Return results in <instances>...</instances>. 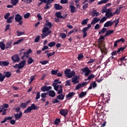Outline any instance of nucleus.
<instances>
[{
  "mask_svg": "<svg viewBox=\"0 0 127 127\" xmlns=\"http://www.w3.org/2000/svg\"><path fill=\"white\" fill-rule=\"evenodd\" d=\"M81 71L82 72L81 74L84 73V76L85 77L88 76V78L85 79V81H87L88 80H90L91 79H94L95 77V76L94 74H90L91 73V70L89 69L88 66H85L84 68H81Z\"/></svg>",
  "mask_w": 127,
  "mask_h": 127,
  "instance_id": "f257e3e1",
  "label": "nucleus"
},
{
  "mask_svg": "<svg viewBox=\"0 0 127 127\" xmlns=\"http://www.w3.org/2000/svg\"><path fill=\"white\" fill-rule=\"evenodd\" d=\"M39 108V107L38 106H37L35 104L33 103L31 104V106H29L27 107V109L24 110V113L26 114L31 113L32 110H38Z\"/></svg>",
  "mask_w": 127,
  "mask_h": 127,
  "instance_id": "f03ea898",
  "label": "nucleus"
},
{
  "mask_svg": "<svg viewBox=\"0 0 127 127\" xmlns=\"http://www.w3.org/2000/svg\"><path fill=\"white\" fill-rule=\"evenodd\" d=\"M26 64V61L25 60H23L21 61L19 64H16L14 65H13V67L15 69H16L17 68H23L24 67Z\"/></svg>",
  "mask_w": 127,
  "mask_h": 127,
  "instance_id": "7ed1b4c3",
  "label": "nucleus"
},
{
  "mask_svg": "<svg viewBox=\"0 0 127 127\" xmlns=\"http://www.w3.org/2000/svg\"><path fill=\"white\" fill-rule=\"evenodd\" d=\"M11 76V73L10 72H6L5 75H2L1 73L0 72V82H2L4 80L5 77L9 78Z\"/></svg>",
  "mask_w": 127,
  "mask_h": 127,
  "instance_id": "20e7f679",
  "label": "nucleus"
},
{
  "mask_svg": "<svg viewBox=\"0 0 127 127\" xmlns=\"http://www.w3.org/2000/svg\"><path fill=\"white\" fill-rule=\"evenodd\" d=\"M15 21L16 22L19 23L18 25H22V16H21L19 14H16L15 16Z\"/></svg>",
  "mask_w": 127,
  "mask_h": 127,
  "instance_id": "39448f33",
  "label": "nucleus"
},
{
  "mask_svg": "<svg viewBox=\"0 0 127 127\" xmlns=\"http://www.w3.org/2000/svg\"><path fill=\"white\" fill-rule=\"evenodd\" d=\"M91 27V25L90 24H89L87 26V27H84L82 30V32L83 33V38H85L87 35V31L89 29H90Z\"/></svg>",
  "mask_w": 127,
  "mask_h": 127,
  "instance_id": "423d86ee",
  "label": "nucleus"
},
{
  "mask_svg": "<svg viewBox=\"0 0 127 127\" xmlns=\"http://www.w3.org/2000/svg\"><path fill=\"white\" fill-rule=\"evenodd\" d=\"M11 61H13V63H16L20 62V59L18 54H15L12 56L11 58Z\"/></svg>",
  "mask_w": 127,
  "mask_h": 127,
  "instance_id": "0eeeda50",
  "label": "nucleus"
},
{
  "mask_svg": "<svg viewBox=\"0 0 127 127\" xmlns=\"http://www.w3.org/2000/svg\"><path fill=\"white\" fill-rule=\"evenodd\" d=\"M42 2H44L45 3H46V6L44 7V9H48L49 7H50V5L51 3V1H50V0H38Z\"/></svg>",
  "mask_w": 127,
  "mask_h": 127,
  "instance_id": "6e6552de",
  "label": "nucleus"
},
{
  "mask_svg": "<svg viewBox=\"0 0 127 127\" xmlns=\"http://www.w3.org/2000/svg\"><path fill=\"white\" fill-rule=\"evenodd\" d=\"M68 110L67 109H61L59 112V114L65 117L66 115H68Z\"/></svg>",
  "mask_w": 127,
  "mask_h": 127,
  "instance_id": "1a4fd4ad",
  "label": "nucleus"
},
{
  "mask_svg": "<svg viewBox=\"0 0 127 127\" xmlns=\"http://www.w3.org/2000/svg\"><path fill=\"white\" fill-rule=\"evenodd\" d=\"M111 11H112V9H107V11L105 14V16H106L107 18L113 17L114 16V15H115V13H112Z\"/></svg>",
  "mask_w": 127,
  "mask_h": 127,
  "instance_id": "9d476101",
  "label": "nucleus"
},
{
  "mask_svg": "<svg viewBox=\"0 0 127 127\" xmlns=\"http://www.w3.org/2000/svg\"><path fill=\"white\" fill-rule=\"evenodd\" d=\"M51 89H52L51 86H47L46 85H44V86H42L41 88V90L44 92H45L46 91H48Z\"/></svg>",
  "mask_w": 127,
  "mask_h": 127,
  "instance_id": "9b49d317",
  "label": "nucleus"
},
{
  "mask_svg": "<svg viewBox=\"0 0 127 127\" xmlns=\"http://www.w3.org/2000/svg\"><path fill=\"white\" fill-rule=\"evenodd\" d=\"M48 95V92H45V93H41V100L43 102H46V98Z\"/></svg>",
  "mask_w": 127,
  "mask_h": 127,
  "instance_id": "f8f14e48",
  "label": "nucleus"
},
{
  "mask_svg": "<svg viewBox=\"0 0 127 127\" xmlns=\"http://www.w3.org/2000/svg\"><path fill=\"white\" fill-rule=\"evenodd\" d=\"M79 76L74 75L73 77L72 78L71 82L74 84L78 83L79 81H78V79H79Z\"/></svg>",
  "mask_w": 127,
  "mask_h": 127,
  "instance_id": "ddd939ff",
  "label": "nucleus"
},
{
  "mask_svg": "<svg viewBox=\"0 0 127 127\" xmlns=\"http://www.w3.org/2000/svg\"><path fill=\"white\" fill-rule=\"evenodd\" d=\"M87 82H83L82 83H78V85L75 87V90H79L80 88H82V86L87 85Z\"/></svg>",
  "mask_w": 127,
  "mask_h": 127,
  "instance_id": "4468645a",
  "label": "nucleus"
},
{
  "mask_svg": "<svg viewBox=\"0 0 127 127\" xmlns=\"http://www.w3.org/2000/svg\"><path fill=\"white\" fill-rule=\"evenodd\" d=\"M14 118H15V120H18L21 117H22V112L20 111L19 114L17 113L15 114H14Z\"/></svg>",
  "mask_w": 127,
  "mask_h": 127,
  "instance_id": "2eb2a0df",
  "label": "nucleus"
},
{
  "mask_svg": "<svg viewBox=\"0 0 127 127\" xmlns=\"http://www.w3.org/2000/svg\"><path fill=\"white\" fill-rule=\"evenodd\" d=\"M9 64L8 61H0V66H7Z\"/></svg>",
  "mask_w": 127,
  "mask_h": 127,
  "instance_id": "dca6fc26",
  "label": "nucleus"
},
{
  "mask_svg": "<svg viewBox=\"0 0 127 127\" xmlns=\"http://www.w3.org/2000/svg\"><path fill=\"white\" fill-rule=\"evenodd\" d=\"M114 21L109 20L105 23L104 26V27H109V26H111L113 24H114Z\"/></svg>",
  "mask_w": 127,
  "mask_h": 127,
  "instance_id": "f3484780",
  "label": "nucleus"
},
{
  "mask_svg": "<svg viewBox=\"0 0 127 127\" xmlns=\"http://www.w3.org/2000/svg\"><path fill=\"white\" fill-rule=\"evenodd\" d=\"M97 87V83L96 82V81H93L91 84L90 85V86H89V87L88 88L87 90H91L93 88H95Z\"/></svg>",
  "mask_w": 127,
  "mask_h": 127,
  "instance_id": "a211bd4d",
  "label": "nucleus"
},
{
  "mask_svg": "<svg viewBox=\"0 0 127 127\" xmlns=\"http://www.w3.org/2000/svg\"><path fill=\"white\" fill-rule=\"evenodd\" d=\"M47 93L48 96L51 97H54L56 96V92L54 90H50Z\"/></svg>",
  "mask_w": 127,
  "mask_h": 127,
  "instance_id": "6ab92c4d",
  "label": "nucleus"
},
{
  "mask_svg": "<svg viewBox=\"0 0 127 127\" xmlns=\"http://www.w3.org/2000/svg\"><path fill=\"white\" fill-rule=\"evenodd\" d=\"M55 9L57 10H61L63 8V6H61L59 3H55L54 4Z\"/></svg>",
  "mask_w": 127,
  "mask_h": 127,
  "instance_id": "aec40b11",
  "label": "nucleus"
},
{
  "mask_svg": "<svg viewBox=\"0 0 127 127\" xmlns=\"http://www.w3.org/2000/svg\"><path fill=\"white\" fill-rule=\"evenodd\" d=\"M100 21V18H98L97 17H95L93 18V20L91 21V24L94 25L96 23H97Z\"/></svg>",
  "mask_w": 127,
  "mask_h": 127,
  "instance_id": "412c9836",
  "label": "nucleus"
},
{
  "mask_svg": "<svg viewBox=\"0 0 127 127\" xmlns=\"http://www.w3.org/2000/svg\"><path fill=\"white\" fill-rule=\"evenodd\" d=\"M12 42H7L5 44V49H11L12 48Z\"/></svg>",
  "mask_w": 127,
  "mask_h": 127,
  "instance_id": "4be33fe9",
  "label": "nucleus"
},
{
  "mask_svg": "<svg viewBox=\"0 0 127 127\" xmlns=\"http://www.w3.org/2000/svg\"><path fill=\"white\" fill-rule=\"evenodd\" d=\"M52 33V31H49L48 32H47L46 33H43L41 35V38L42 39H44L46 37L48 36V35L51 34Z\"/></svg>",
  "mask_w": 127,
  "mask_h": 127,
  "instance_id": "5701e85b",
  "label": "nucleus"
},
{
  "mask_svg": "<svg viewBox=\"0 0 127 127\" xmlns=\"http://www.w3.org/2000/svg\"><path fill=\"white\" fill-rule=\"evenodd\" d=\"M75 74V72L74 71L72 70L68 74H67L66 75V77L68 78H72L73 76H74Z\"/></svg>",
  "mask_w": 127,
  "mask_h": 127,
  "instance_id": "b1692460",
  "label": "nucleus"
},
{
  "mask_svg": "<svg viewBox=\"0 0 127 127\" xmlns=\"http://www.w3.org/2000/svg\"><path fill=\"white\" fill-rule=\"evenodd\" d=\"M0 49L1 51H4L5 49V44L3 42H0Z\"/></svg>",
  "mask_w": 127,
  "mask_h": 127,
  "instance_id": "393cba45",
  "label": "nucleus"
},
{
  "mask_svg": "<svg viewBox=\"0 0 127 127\" xmlns=\"http://www.w3.org/2000/svg\"><path fill=\"white\" fill-rule=\"evenodd\" d=\"M12 118H13L10 116H9L8 117H5V118H4V120L1 122V124H4L5 122H7V120H11L12 119Z\"/></svg>",
  "mask_w": 127,
  "mask_h": 127,
  "instance_id": "a878e982",
  "label": "nucleus"
},
{
  "mask_svg": "<svg viewBox=\"0 0 127 127\" xmlns=\"http://www.w3.org/2000/svg\"><path fill=\"white\" fill-rule=\"evenodd\" d=\"M87 95V92H80V94L78 95V97L79 98L82 99L83 97H84L85 96Z\"/></svg>",
  "mask_w": 127,
  "mask_h": 127,
  "instance_id": "bb28decb",
  "label": "nucleus"
},
{
  "mask_svg": "<svg viewBox=\"0 0 127 127\" xmlns=\"http://www.w3.org/2000/svg\"><path fill=\"white\" fill-rule=\"evenodd\" d=\"M52 86L54 87V89L55 90H56V91H58V89H60V85H57V83H53L52 84Z\"/></svg>",
  "mask_w": 127,
  "mask_h": 127,
  "instance_id": "cd10ccee",
  "label": "nucleus"
},
{
  "mask_svg": "<svg viewBox=\"0 0 127 127\" xmlns=\"http://www.w3.org/2000/svg\"><path fill=\"white\" fill-rule=\"evenodd\" d=\"M75 95V92H69V93L66 95V98L68 99L69 98H72L73 96Z\"/></svg>",
  "mask_w": 127,
  "mask_h": 127,
  "instance_id": "c85d7f7f",
  "label": "nucleus"
},
{
  "mask_svg": "<svg viewBox=\"0 0 127 127\" xmlns=\"http://www.w3.org/2000/svg\"><path fill=\"white\" fill-rule=\"evenodd\" d=\"M65 97V95H63L62 94H60L59 95H58L57 97V99L59 100H63L64 99V98Z\"/></svg>",
  "mask_w": 127,
  "mask_h": 127,
  "instance_id": "c756f323",
  "label": "nucleus"
},
{
  "mask_svg": "<svg viewBox=\"0 0 127 127\" xmlns=\"http://www.w3.org/2000/svg\"><path fill=\"white\" fill-rule=\"evenodd\" d=\"M124 7V6L123 7H120L119 8H118L115 11V12L113 13L114 14V15L115 14H119L121 12V9H122Z\"/></svg>",
  "mask_w": 127,
  "mask_h": 127,
  "instance_id": "7c9ffc66",
  "label": "nucleus"
},
{
  "mask_svg": "<svg viewBox=\"0 0 127 127\" xmlns=\"http://www.w3.org/2000/svg\"><path fill=\"white\" fill-rule=\"evenodd\" d=\"M49 31H51V30H49V28L47 27H45L44 28H43L42 32V33H48Z\"/></svg>",
  "mask_w": 127,
  "mask_h": 127,
  "instance_id": "2f4dec72",
  "label": "nucleus"
},
{
  "mask_svg": "<svg viewBox=\"0 0 127 127\" xmlns=\"http://www.w3.org/2000/svg\"><path fill=\"white\" fill-rule=\"evenodd\" d=\"M69 8L70 9L71 13H74L75 12L76 9L74 6L70 5H69Z\"/></svg>",
  "mask_w": 127,
  "mask_h": 127,
  "instance_id": "473e14b6",
  "label": "nucleus"
},
{
  "mask_svg": "<svg viewBox=\"0 0 127 127\" xmlns=\"http://www.w3.org/2000/svg\"><path fill=\"white\" fill-rule=\"evenodd\" d=\"M19 0H11L10 3L13 6H16L18 3Z\"/></svg>",
  "mask_w": 127,
  "mask_h": 127,
  "instance_id": "72a5a7b5",
  "label": "nucleus"
},
{
  "mask_svg": "<svg viewBox=\"0 0 127 127\" xmlns=\"http://www.w3.org/2000/svg\"><path fill=\"white\" fill-rule=\"evenodd\" d=\"M34 62V60L31 57H29L27 59V64H31Z\"/></svg>",
  "mask_w": 127,
  "mask_h": 127,
  "instance_id": "f704fd0d",
  "label": "nucleus"
},
{
  "mask_svg": "<svg viewBox=\"0 0 127 127\" xmlns=\"http://www.w3.org/2000/svg\"><path fill=\"white\" fill-rule=\"evenodd\" d=\"M109 1V0H101V1L97 2V4L102 5L105 4Z\"/></svg>",
  "mask_w": 127,
  "mask_h": 127,
  "instance_id": "c9c22d12",
  "label": "nucleus"
},
{
  "mask_svg": "<svg viewBox=\"0 0 127 127\" xmlns=\"http://www.w3.org/2000/svg\"><path fill=\"white\" fill-rule=\"evenodd\" d=\"M13 18H14V15L11 16L9 17L8 18H7V23H12V19H13Z\"/></svg>",
  "mask_w": 127,
  "mask_h": 127,
  "instance_id": "e433bc0d",
  "label": "nucleus"
},
{
  "mask_svg": "<svg viewBox=\"0 0 127 127\" xmlns=\"http://www.w3.org/2000/svg\"><path fill=\"white\" fill-rule=\"evenodd\" d=\"M63 92V86L60 85L59 86V90H58V94L60 95L61 93H62Z\"/></svg>",
  "mask_w": 127,
  "mask_h": 127,
  "instance_id": "4c0bfd02",
  "label": "nucleus"
},
{
  "mask_svg": "<svg viewBox=\"0 0 127 127\" xmlns=\"http://www.w3.org/2000/svg\"><path fill=\"white\" fill-rule=\"evenodd\" d=\"M23 40V39H20L19 40H18L16 42H14L13 43V45L19 44L21 42H22Z\"/></svg>",
  "mask_w": 127,
  "mask_h": 127,
  "instance_id": "58836bf2",
  "label": "nucleus"
},
{
  "mask_svg": "<svg viewBox=\"0 0 127 127\" xmlns=\"http://www.w3.org/2000/svg\"><path fill=\"white\" fill-rule=\"evenodd\" d=\"M107 19V17L106 16H103L102 18L100 20V23H104L105 21Z\"/></svg>",
  "mask_w": 127,
  "mask_h": 127,
  "instance_id": "ea45409f",
  "label": "nucleus"
},
{
  "mask_svg": "<svg viewBox=\"0 0 127 127\" xmlns=\"http://www.w3.org/2000/svg\"><path fill=\"white\" fill-rule=\"evenodd\" d=\"M126 47H121L118 49L117 51V53H120V52L124 51L125 50H126Z\"/></svg>",
  "mask_w": 127,
  "mask_h": 127,
  "instance_id": "a19ab883",
  "label": "nucleus"
},
{
  "mask_svg": "<svg viewBox=\"0 0 127 127\" xmlns=\"http://www.w3.org/2000/svg\"><path fill=\"white\" fill-rule=\"evenodd\" d=\"M88 18L82 20V22H81V25H84L87 24L88 23Z\"/></svg>",
  "mask_w": 127,
  "mask_h": 127,
  "instance_id": "79ce46f5",
  "label": "nucleus"
},
{
  "mask_svg": "<svg viewBox=\"0 0 127 127\" xmlns=\"http://www.w3.org/2000/svg\"><path fill=\"white\" fill-rule=\"evenodd\" d=\"M55 45H56V43L55 42H51L49 43L48 46L49 47H50L51 48L53 47Z\"/></svg>",
  "mask_w": 127,
  "mask_h": 127,
  "instance_id": "37998d69",
  "label": "nucleus"
},
{
  "mask_svg": "<svg viewBox=\"0 0 127 127\" xmlns=\"http://www.w3.org/2000/svg\"><path fill=\"white\" fill-rule=\"evenodd\" d=\"M46 25L51 28L52 26V23L49 22L48 20H47L46 22Z\"/></svg>",
  "mask_w": 127,
  "mask_h": 127,
  "instance_id": "c03bdc74",
  "label": "nucleus"
},
{
  "mask_svg": "<svg viewBox=\"0 0 127 127\" xmlns=\"http://www.w3.org/2000/svg\"><path fill=\"white\" fill-rule=\"evenodd\" d=\"M16 33H17V36L18 37H19L25 34L24 32H20L19 31H17Z\"/></svg>",
  "mask_w": 127,
  "mask_h": 127,
  "instance_id": "a18cd8bd",
  "label": "nucleus"
},
{
  "mask_svg": "<svg viewBox=\"0 0 127 127\" xmlns=\"http://www.w3.org/2000/svg\"><path fill=\"white\" fill-rule=\"evenodd\" d=\"M88 7V3H84V5L82 6V8L84 10H85Z\"/></svg>",
  "mask_w": 127,
  "mask_h": 127,
  "instance_id": "49530a36",
  "label": "nucleus"
},
{
  "mask_svg": "<svg viewBox=\"0 0 127 127\" xmlns=\"http://www.w3.org/2000/svg\"><path fill=\"white\" fill-rule=\"evenodd\" d=\"M99 15V12H96V10H94L93 12H92V16L94 17V16H98Z\"/></svg>",
  "mask_w": 127,
  "mask_h": 127,
  "instance_id": "de8ad7c7",
  "label": "nucleus"
},
{
  "mask_svg": "<svg viewBox=\"0 0 127 127\" xmlns=\"http://www.w3.org/2000/svg\"><path fill=\"white\" fill-rule=\"evenodd\" d=\"M120 22V18H118L117 20H115L114 21V23H115V27H116L118 24V23Z\"/></svg>",
  "mask_w": 127,
  "mask_h": 127,
  "instance_id": "09e8293b",
  "label": "nucleus"
},
{
  "mask_svg": "<svg viewBox=\"0 0 127 127\" xmlns=\"http://www.w3.org/2000/svg\"><path fill=\"white\" fill-rule=\"evenodd\" d=\"M99 45H101L102 47H104L105 46V42L103 41H98Z\"/></svg>",
  "mask_w": 127,
  "mask_h": 127,
  "instance_id": "8fccbe9b",
  "label": "nucleus"
},
{
  "mask_svg": "<svg viewBox=\"0 0 127 127\" xmlns=\"http://www.w3.org/2000/svg\"><path fill=\"white\" fill-rule=\"evenodd\" d=\"M60 36L62 37L63 39H65L66 37V35L65 33H61Z\"/></svg>",
  "mask_w": 127,
  "mask_h": 127,
  "instance_id": "3c124183",
  "label": "nucleus"
},
{
  "mask_svg": "<svg viewBox=\"0 0 127 127\" xmlns=\"http://www.w3.org/2000/svg\"><path fill=\"white\" fill-rule=\"evenodd\" d=\"M27 106V105L25 103H21L20 107L23 109H25L26 108Z\"/></svg>",
  "mask_w": 127,
  "mask_h": 127,
  "instance_id": "603ef678",
  "label": "nucleus"
},
{
  "mask_svg": "<svg viewBox=\"0 0 127 127\" xmlns=\"http://www.w3.org/2000/svg\"><path fill=\"white\" fill-rule=\"evenodd\" d=\"M49 63V61L44 60L42 62H40V63L42 64V65H45Z\"/></svg>",
  "mask_w": 127,
  "mask_h": 127,
  "instance_id": "864d4df0",
  "label": "nucleus"
},
{
  "mask_svg": "<svg viewBox=\"0 0 127 127\" xmlns=\"http://www.w3.org/2000/svg\"><path fill=\"white\" fill-rule=\"evenodd\" d=\"M40 98V92H37L36 95L35 100H38Z\"/></svg>",
  "mask_w": 127,
  "mask_h": 127,
  "instance_id": "5fc2aeb1",
  "label": "nucleus"
},
{
  "mask_svg": "<svg viewBox=\"0 0 127 127\" xmlns=\"http://www.w3.org/2000/svg\"><path fill=\"white\" fill-rule=\"evenodd\" d=\"M60 102V101L58 100L57 98H55L52 101V103L54 104L59 103Z\"/></svg>",
  "mask_w": 127,
  "mask_h": 127,
  "instance_id": "6e6d98bb",
  "label": "nucleus"
},
{
  "mask_svg": "<svg viewBox=\"0 0 127 127\" xmlns=\"http://www.w3.org/2000/svg\"><path fill=\"white\" fill-rule=\"evenodd\" d=\"M114 32V30H108L106 31V33H107V34L109 36L110 34H113Z\"/></svg>",
  "mask_w": 127,
  "mask_h": 127,
  "instance_id": "4d7b16f0",
  "label": "nucleus"
},
{
  "mask_svg": "<svg viewBox=\"0 0 127 127\" xmlns=\"http://www.w3.org/2000/svg\"><path fill=\"white\" fill-rule=\"evenodd\" d=\"M58 71V69L52 70L51 71V73H52V74H53V75H56V74H57Z\"/></svg>",
  "mask_w": 127,
  "mask_h": 127,
  "instance_id": "13d9d810",
  "label": "nucleus"
},
{
  "mask_svg": "<svg viewBox=\"0 0 127 127\" xmlns=\"http://www.w3.org/2000/svg\"><path fill=\"white\" fill-rule=\"evenodd\" d=\"M60 122H61L60 119H57L56 120H55L54 124L55 125H57L58 124H60Z\"/></svg>",
  "mask_w": 127,
  "mask_h": 127,
  "instance_id": "bf43d9fd",
  "label": "nucleus"
},
{
  "mask_svg": "<svg viewBox=\"0 0 127 127\" xmlns=\"http://www.w3.org/2000/svg\"><path fill=\"white\" fill-rule=\"evenodd\" d=\"M56 15L57 16V17L59 18H61V13L60 12H57L56 13Z\"/></svg>",
  "mask_w": 127,
  "mask_h": 127,
  "instance_id": "052dcab7",
  "label": "nucleus"
},
{
  "mask_svg": "<svg viewBox=\"0 0 127 127\" xmlns=\"http://www.w3.org/2000/svg\"><path fill=\"white\" fill-rule=\"evenodd\" d=\"M83 58H84V55H83V54H79L78 55L77 59L78 60H81Z\"/></svg>",
  "mask_w": 127,
  "mask_h": 127,
  "instance_id": "680f3d73",
  "label": "nucleus"
},
{
  "mask_svg": "<svg viewBox=\"0 0 127 127\" xmlns=\"http://www.w3.org/2000/svg\"><path fill=\"white\" fill-rule=\"evenodd\" d=\"M55 54V52L50 53V54H47V56L48 58L51 56H53Z\"/></svg>",
  "mask_w": 127,
  "mask_h": 127,
  "instance_id": "e2e57ef3",
  "label": "nucleus"
},
{
  "mask_svg": "<svg viewBox=\"0 0 127 127\" xmlns=\"http://www.w3.org/2000/svg\"><path fill=\"white\" fill-rule=\"evenodd\" d=\"M68 0H61L60 2L62 4H66L68 3Z\"/></svg>",
  "mask_w": 127,
  "mask_h": 127,
  "instance_id": "0e129e2a",
  "label": "nucleus"
},
{
  "mask_svg": "<svg viewBox=\"0 0 127 127\" xmlns=\"http://www.w3.org/2000/svg\"><path fill=\"white\" fill-rule=\"evenodd\" d=\"M23 56L25 57V58H29V54H27L26 52H24L23 53Z\"/></svg>",
  "mask_w": 127,
  "mask_h": 127,
  "instance_id": "69168bd1",
  "label": "nucleus"
},
{
  "mask_svg": "<svg viewBox=\"0 0 127 127\" xmlns=\"http://www.w3.org/2000/svg\"><path fill=\"white\" fill-rule=\"evenodd\" d=\"M70 71H71V69H67L64 70V74H66V75H67L70 73Z\"/></svg>",
  "mask_w": 127,
  "mask_h": 127,
  "instance_id": "338daca9",
  "label": "nucleus"
},
{
  "mask_svg": "<svg viewBox=\"0 0 127 127\" xmlns=\"http://www.w3.org/2000/svg\"><path fill=\"white\" fill-rule=\"evenodd\" d=\"M40 36L39 35L38 36H37V37L35 38V40H34L35 42H36V43L38 42L40 40Z\"/></svg>",
  "mask_w": 127,
  "mask_h": 127,
  "instance_id": "774afa93",
  "label": "nucleus"
}]
</instances>
